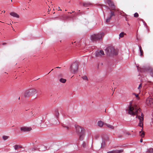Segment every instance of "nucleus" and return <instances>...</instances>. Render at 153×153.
<instances>
[{
	"label": "nucleus",
	"instance_id": "obj_3",
	"mask_svg": "<svg viewBox=\"0 0 153 153\" xmlns=\"http://www.w3.org/2000/svg\"><path fill=\"white\" fill-rule=\"evenodd\" d=\"M104 35V33L101 32L97 34H94L91 36V39L92 41L96 42L97 41H100L102 39Z\"/></svg>",
	"mask_w": 153,
	"mask_h": 153
},
{
	"label": "nucleus",
	"instance_id": "obj_26",
	"mask_svg": "<svg viewBox=\"0 0 153 153\" xmlns=\"http://www.w3.org/2000/svg\"><path fill=\"white\" fill-rule=\"evenodd\" d=\"M105 145V142L104 140L102 141V143H101V147L103 148L104 147Z\"/></svg>",
	"mask_w": 153,
	"mask_h": 153
},
{
	"label": "nucleus",
	"instance_id": "obj_40",
	"mask_svg": "<svg viewBox=\"0 0 153 153\" xmlns=\"http://www.w3.org/2000/svg\"><path fill=\"white\" fill-rule=\"evenodd\" d=\"M6 43H3V44H2V45H6Z\"/></svg>",
	"mask_w": 153,
	"mask_h": 153
},
{
	"label": "nucleus",
	"instance_id": "obj_44",
	"mask_svg": "<svg viewBox=\"0 0 153 153\" xmlns=\"http://www.w3.org/2000/svg\"><path fill=\"white\" fill-rule=\"evenodd\" d=\"M5 11L4 10V13H5Z\"/></svg>",
	"mask_w": 153,
	"mask_h": 153
},
{
	"label": "nucleus",
	"instance_id": "obj_39",
	"mask_svg": "<svg viewBox=\"0 0 153 153\" xmlns=\"http://www.w3.org/2000/svg\"><path fill=\"white\" fill-rule=\"evenodd\" d=\"M143 139H142V138H141V139H140V142H141H141H143Z\"/></svg>",
	"mask_w": 153,
	"mask_h": 153
},
{
	"label": "nucleus",
	"instance_id": "obj_41",
	"mask_svg": "<svg viewBox=\"0 0 153 153\" xmlns=\"http://www.w3.org/2000/svg\"><path fill=\"white\" fill-rule=\"evenodd\" d=\"M143 22L145 23V25H146V23L144 21H143Z\"/></svg>",
	"mask_w": 153,
	"mask_h": 153
},
{
	"label": "nucleus",
	"instance_id": "obj_23",
	"mask_svg": "<svg viewBox=\"0 0 153 153\" xmlns=\"http://www.w3.org/2000/svg\"><path fill=\"white\" fill-rule=\"evenodd\" d=\"M59 81L62 83H65L66 81V79L63 78H61L59 79Z\"/></svg>",
	"mask_w": 153,
	"mask_h": 153
},
{
	"label": "nucleus",
	"instance_id": "obj_29",
	"mask_svg": "<svg viewBox=\"0 0 153 153\" xmlns=\"http://www.w3.org/2000/svg\"><path fill=\"white\" fill-rule=\"evenodd\" d=\"M124 33L123 32H122L120 33L119 34V36L120 38L123 37L124 36Z\"/></svg>",
	"mask_w": 153,
	"mask_h": 153
},
{
	"label": "nucleus",
	"instance_id": "obj_28",
	"mask_svg": "<svg viewBox=\"0 0 153 153\" xmlns=\"http://www.w3.org/2000/svg\"><path fill=\"white\" fill-rule=\"evenodd\" d=\"M148 153H153V149L151 148L148 150Z\"/></svg>",
	"mask_w": 153,
	"mask_h": 153
},
{
	"label": "nucleus",
	"instance_id": "obj_30",
	"mask_svg": "<svg viewBox=\"0 0 153 153\" xmlns=\"http://www.w3.org/2000/svg\"><path fill=\"white\" fill-rule=\"evenodd\" d=\"M140 55L141 56H142L143 55V52L142 50H141L140 51Z\"/></svg>",
	"mask_w": 153,
	"mask_h": 153
},
{
	"label": "nucleus",
	"instance_id": "obj_1",
	"mask_svg": "<svg viewBox=\"0 0 153 153\" xmlns=\"http://www.w3.org/2000/svg\"><path fill=\"white\" fill-rule=\"evenodd\" d=\"M131 103V102H130L128 106V113L132 116L136 115V118H138L139 120L138 126L143 127L144 115L142 113H141V116L139 115L138 114L140 112V109L136 105L132 106Z\"/></svg>",
	"mask_w": 153,
	"mask_h": 153
},
{
	"label": "nucleus",
	"instance_id": "obj_43",
	"mask_svg": "<svg viewBox=\"0 0 153 153\" xmlns=\"http://www.w3.org/2000/svg\"><path fill=\"white\" fill-rule=\"evenodd\" d=\"M56 68H59V67H56Z\"/></svg>",
	"mask_w": 153,
	"mask_h": 153
},
{
	"label": "nucleus",
	"instance_id": "obj_35",
	"mask_svg": "<svg viewBox=\"0 0 153 153\" xmlns=\"http://www.w3.org/2000/svg\"><path fill=\"white\" fill-rule=\"evenodd\" d=\"M142 84H140L139 85V86L138 88V89H141V88L142 87Z\"/></svg>",
	"mask_w": 153,
	"mask_h": 153
},
{
	"label": "nucleus",
	"instance_id": "obj_27",
	"mask_svg": "<svg viewBox=\"0 0 153 153\" xmlns=\"http://www.w3.org/2000/svg\"><path fill=\"white\" fill-rule=\"evenodd\" d=\"M82 78L84 80H88V78L86 76H83Z\"/></svg>",
	"mask_w": 153,
	"mask_h": 153
},
{
	"label": "nucleus",
	"instance_id": "obj_31",
	"mask_svg": "<svg viewBox=\"0 0 153 153\" xmlns=\"http://www.w3.org/2000/svg\"><path fill=\"white\" fill-rule=\"evenodd\" d=\"M139 16L138 14L137 13H136L134 14V16L135 17H137Z\"/></svg>",
	"mask_w": 153,
	"mask_h": 153
},
{
	"label": "nucleus",
	"instance_id": "obj_32",
	"mask_svg": "<svg viewBox=\"0 0 153 153\" xmlns=\"http://www.w3.org/2000/svg\"><path fill=\"white\" fill-rule=\"evenodd\" d=\"M86 144L85 142H83V143L82 144V146L83 148H84L86 147Z\"/></svg>",
	"mask_w": 153,
	"mask_h": 153
},
{
	"label": "nucleus",
	"instance_id": "obj_46",
	"mask_svg": "<svg viewBox=\"0 0 153 153\" xmlns=\"http://www.w3.org/2000/svg\"><path fill=\"white\" fill-rule=\"evenodd\" d=\"M89 8H87V9H89Z\"/></svg>",
	"mask_w": 153,
	"mask_h": 153
},
{
	"label": "nucleus",
	"instance_id": "obj_12",
	"mask_svg": "<svg viewBox=\"0 0 153 153\" xmlns=\"http://www.w3.org/2000/svg\"><path fill=\"white\" fill-rule=\"evenodd\" d=\"M123 150L121 149L120 150H113L111 151L107 152V153H120L123 152Z\"/></svg>",
	"mask_w": 153,
	"mask_h": 153
},
{
	"label": "nucleus",
	"instance_id": "obj_22",
	"mask_svg": "<svg viewBox=\"0 0 153 153\" xmlns=\"http://www.w3.org/2000/svg\"><path fill=\"white\" fill-rule=\"evenodd\" d=\"M149 73H150L151 76L153 77V68H152L149 70Z\"/></svg>",
	"mask_w": 153,
	"mask_h": 153
},
{
	"label": "nucleus",
	"instance_id": "obj_42",
	"mask_svg": "<svg viewBox=\"0 0 153 153\" xmlns=\"http://www.w3.org/2000/svg\"><path fill=\"white\" fill-rule=\"evenodd\" d=\"M58 9H60V8L59 7H58Z\"/></svg>",
	"mask_w": 153,
	"mask_h": 153
},
{
	"label": "nucleus",
	"instance_id": "obj_36",
	"mask_svg": "<svg viewBox=\"0 0 153 153\" xmlns=\"http://www.w3.org/2000/svg\"><path fill=\"white\" fill-rule=\"evenodd\" d=\"M69 11H68V13H73L74 12V11H73V10H69Z\"/></svg>",
	"mask_w": 153,
	"mask_h": 153
},
{
	"label": "nucleus",
	"instance_id": "obj_6",
	"mask_svg": "<svg viewBox=\"0 0 153 153\" xmlns=\"http://www.w3.org/2000/svg\"><path fill=\"white\" fill-rule=\"evenodd\" d=\"M105 51L107 52V54L108 55H110L111 54L116 55L117 54L116 51L113 47H108L106 48Z\"/></svg>",
	"mask_w": 153,
	"mask_h": 153
},
{
	"label": "nucleus",
	"instance_id": "obj_9",
	"mask_svg": "<svg viewBox=\"0 0 153 153\" xmlns=\"http://www.w3.org/2000/svg\"><path fill=\"white\" fill-rule=\"evenodd\" d=\"M95 56L97 57H101L102 55H104V52L102 50H98L95 52Z\"/></svg>",
	"mask_w": 153,
	"mask_h": 153
},
{
	"label": "nucleus",
	"instance_id": "obj_17",
	"mask_svg": "<svg viewBox=\"0 0 153 153\" xmlns=\"http://www.w3.org/2000/svg\"><path fill=\"white\" fill-rule=\"evenodd\" d=\"M105 125L109 128L112 129H114V127L111 125L108 124L106 123H105Z\"/></svg>",
	"mask_w": 153,
	"mask_h": 153
},
{
	"label": "nucleus",
	"instance_id": "obj_13",
	"mask_svg": "<svg viewBox=\"0 0 153 153\" xmlns=\"http://www.w3.org/2000/svg\"><path fill=\"white\" fill-rule=\"evenodd\" d=\"M110 3H108V4L111 8V10H116L115 6L113 3L111 1H110Z\"/></svg>",
	"mask_w": 153,
	"mask_h": 153
},
{
	"label": "nucleus",
	"instance_id": "obj_38",
	"mask_svg": "<svg viewBox=\"0 0 153 153\" xmlns=\"http://www.w3.org/2000/svg\"><path fill=\"white\" fill-rule=\"evenodd\" d=\"M139 48L140 49V51L141 50H142L141 46H139Z\"/></svg>",
	"mask_w": 153,
	"mask_h": 153
},
{
	"label": "nucleus",
	"instance_id": "obj_24",
	"mask_svg": "<svg viewBox=\"0 0 153 153\" xmlns=\"http://www.w3.org/2000/svg\"><path fill=\"white\" fill-rule=\"evenodd\" d=\"M55 115L57 117L59 115V114L58 112V110H55Z\"/></svg>",
	"mask_w": 153,
	"mask_h": 153
},
{
	"label": "nucleus",
	"instance_id": "obj_45",
	"mask_svg": "<svg viewBox=\"0 0 153 153\" xmlns=\"http://www.w3.org/2000/svg\"><path fill=\"white\" fill-rule=\"evenodd\" d=\"M19 99H20V97H19Z\"/></svg>",
	"mask_w": 153,
	"mask_h": 153
},
{
	"label": "nucleus",
	"instance_id": "obj_20",
	"mask_svg": "<svg viewBox=\"0 0 153 153\" xmlns=\"http://www.w3.org/2000/svg\"><path fill=\"white\" fill-rule=\"evenodd\" d=\"M83 6L84 7H88L89 6H91V4L90 3H86V2L83 3Z\"/></svg>",
	"mask_w": 153,
	"mask_h": 153
},
{
	"label": "nucleus",
	"instance_id": "obj_34",
	"mask_svg": "<svg viewBox=\"0 0 153 153\" xmlns=\"http://www.w3.org/2000/svg\"><path fill=\"white\" fill-rule=\"evenodd\" d=\"M104 1H105V3H107L108 4V3H110V2L111 0H104Z\"/></svg>",
	"mask_w": 153,
	"mask_h": 153
},
{
	"label": "nucleus",
	"instance_id": "obj_25",
	"mask_svg": "<svg viewBox=\"0 0 153 153\" xmlns=\"http://www.w3.org/2000/svg\"><path fill=\"white\" fill-rule=\"evenodd\" d=\"M8 138H9V137L7 136H2V138H3V139L4 140H6L8 139Z\"/></svg>",
	"mask_w": 153,
	"mask_h": 153
},
{
	"label": "nucleus",
	"instance_id": "obj_5",
	"mask_svg": "<svg viewBox=\"0 0 153 153\" xmlns=\"http://www.w3.org/2000/svg\"><path fill=\"white\" fill-rule=\"evenodd\" d=\"M36 92V91L35 89H31L25 91L24 93V95L25 97H28L35 95Z\"/></svg>",
	"mask_w": 153,
	"mask_h": 153
},
{
	"label": "nucleus",
	"instance_id": "obj_2",
	"mask_svg": "<svg viewBox=\"0 0 153 153\" xmlns=\"http://www.w3.org/2000/svg\"><path fill=\"white\" fill-rule=\"evenodd\" d=\"M76 132L79 136V139L80 140H82L85 135V131L84 128L79 126H75Z\"/></svg>",
	"mask_w": 153,
	"mask_h": 153
},
{
	"label": "nucleus",
	"instance_id": "obj_33",
	"mask_svg": "<svg viewBox=\"0 0 153 153\" xmlns=\"http://www.w3.org/2000/svg\"><path fill=\"white\" fill-rule=\"evenodd\" d=\"M61 125L63 127L67 128V129H69V127H68L66 126H65L63 124V123H61Z\"/></svg>",
	"mask_w": 153,
	"mask_h": 153
},
{
	"label": "nucleus",
	"instance_id": "obj_18",
	"mask_svg": "<svg viewBox=\"0 0 153 153\" xmlns=\"http://www.w3.org/2000/svg\"><path fill=\"white\" fill-rule=\"evenodd\" d=\"M142 129L141 130V131H139L140 135L142 138L145 135V132L144 131H142Z\"/></svg>",
	"mask_w": 153,
	"mask_h": 153
},
{
	"label": "nucleus",
	"instance_id": "obj_15",
	"mask_svg": "<svg viewBox=\"0 0 153 153\" xmlns=\"http://www.w3.org/2000/svg\"><path fill=\"white\" fill-rule=\"evenodd\" d=\"M10 15L11 16H13L14 17H16L17 18H19V15L17 14L16 13H15V12H11L10 13Z\"/></svg>",
	"mask_w": 153,
	"mask_h": 153
},
{
	"label": "nucleus",
	"instance_id": "obj_4",
	"mask_svg": "<svg viewBox=\"0 0 153 153\" xmlns=\"http://www.w3.org/2000/svg\"><path fill=\"white\" fill-rule=\"evenodd\" d=\"M70 68L71 73L74 74L76 73L78 69V62L77 61L74 62L71 65Z\"/></svg>",
	"mask_w": 153,
	"mask_h": 153
},
{
	"label": "nucleus",
	"instance_id": "obj_37",
	"mask_svg": "<svg viewBox=\"0 0 153 153\" xmlns=\"http://www.w3.org/2000/svg\"><path fill=\"white\" fill-rule=\"evenodd\" d=\"M133 94H134V95L136 97H138V94H136L135 93H133Z\"/></svg>",
	"mask_w": 153,
	"mask_h": 153
},
{
	"label": "nucleus",
	"instance_id": "obj_14",
	"mask_svg": "<svg viewBox=\"0 0 153 153\" xmlns=\"http://www.w3.org/2000/svg\"><path fill=\"white\" fill-rule=\"evenodd\" d=\"M47 147L44 145L40 146V148L38 149V150L40 151H43L46 150Z\"/></svg>",
	"mask_w": 153,
	"mask_h": 153
},
{
	"label": "nucleus",
	"instance_id": "obj_19",
	"mask_svg": "<svg viewBox=\"0 0 153 153\" xmlns=\"http://www.w3.org/2000/svg\"><path fill=\"white\" fill-rule=\"evenodd\" d=\"M14 149L16 150L20 148H22V146L19 145H15L14 146Z\"/></svg>",
	"mask_w": 153,
	"mask_h": 153
},
{
	"label": "nucleus",
	"instance_id": "obj_47",
	"mask_svg": "<svg viewBox=\"0 0 153 153\" xmlns=\"http://www.w3.org/2000/svg\"><path fill=\"white\" fill-rule=\"evenodd\" d=\"M53 70V69H52V70H51V71H52Z\"/></svg>",
	"mask_w": 153,
	"mask_h": 153
},
{
	"label": "nucleus",
	"instance_id": "obj_7",
	"mask_svg": "<svg viewBox=\"0 0 153 153\" xmlns=\"http://www.w3.org/2000/svg\"><path fill=\"white\" fill-rule=\"evenodd\" d=\"M152 68L144 67L142 68L138 67L137 68L138 71H140L142 73H144L146 72H149V70Z\"/></svg>",
	"mask_w": 153,
	"mask_h": 153
},
{
	"label": "nucleus",
	"instance_id": "obj_10",
	"mask_svg": "<svg viewBox=\"0 0 153 153\" xmlns=\"http://www.w3.org/2000/svg\"><path fill=\"white\" fill-rule=\"evenodd\" d=\"M146 103L148 106L153 105V99L151 98H148L146 101Z\"/></svg>",
	"mask_w": 153,
	"mask_h": 153
},
{
	"label": "nucleus",
	"instance_id": "obj_21",
	"mask_svg": "<svg viewBox=\"0 0 153 153\" xmlns=\"http://www.w3.org/2000/svg\"><path fill=\"white\" fill-rule=\"evenodd\" d=\"M99 6L101 7V8L102 9V10H103L104 7L105 9H107L108 8V7L107 6H106L104 5H100L99 4Z\"/></svg>",
	"mask_w": 153,
	"mask_h": 153
},
{
	"label": "nucleus",
	"instance_id": "obj_11",
	"mask_svg": "<svg viewBox=\"0 0 153 153\" xmlns=\"http://www.w3.org/2000/svg\"><path fill=\"white\" fill-rule=\"evenodd\" d=\"M20 130L23 132L29 131L32 130V128L31 127H22L20 128Z\"/></svg>",
	"mask_w": 153,
	"mask_h": 153
},
{
	"label": "nucleus",
	"instance_id": "obj_8",
	"mask_svg": "<svg viewBox=\"0 0 153 153\" xmlns=\"http://www.w3.org/2000/svg\"><path fill=\"white\" fill-rule=\"evenodd\" d=\"M109 14V16L107 17L105 20V22L106 23L109 22L111 19V18L115 16V12L112 10H110Z\"/></svg>",
	"mask_w": 153,
	"mask_h": 153
},
{
	"label": "nucleus",
	"instance_id": "obj_16",
	"mask_svg": "<svg viewBox=\"0 0 153 153\" xmlns=\"http://www.w3.org/2000/svg\"><path fill=\"white\" fill-rule=\"evenodd\" d=\"M105 123L101 121H99L98 122L97 124L99 126L102 127L103 125H105Z\"/></svg>",
	"mask_w": 153,
	"mask_h": 153
}]
</instances>
